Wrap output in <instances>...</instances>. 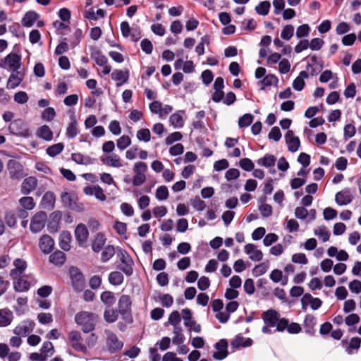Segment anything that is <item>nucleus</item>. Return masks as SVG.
Returning <instances> with one entry per match:
<instances>
[{
    "label": "nucleus",
    "instance_id": "1",
    "mask_svg": "<svg viewBox=\"0 0 361 361\" xmlns=\"http://www.w3.org/2000/svg\"><path fill=\"white\" fill-rule=\"evenodd\" d=\"M68 275L71 280V286L76 293L82 292L85 287V278L80 269L75 266L68 269Z\"/></svg>",
    "mask_w": 361,
    "mask_h": 361
},
{
    "label": "nucleus",
    "instance_id": "2",
    "mask_svg": "<svg viewBox=\"0 0 361 361\" xmlns=\"http://www.w3.org/2000/svg\"><path fill=\"white\" fill-rule=\"evenodd\" d=\"M132 301L128 295H122L118 302V311L121 318L128 324L133 322L131 310Z\"/></svg>",
    "mask_w": 361,
    "mask_h": 361
},
{
    "label": "nucleus",
    "instance_id": "3",
    "mask_svg": "<svg viewBox=\"0 0 361 361\" xmlns=\"http://www.w3.org/2000/svg\"><path fill=\"white\" fill-rule=\"evenodd\" d=\"M94 314L85 311L77 313L75 316V322L78 325L82 326L84 333H90L95 328L93 319Z\"/></svg>",
    "mask_w": 361,
    "mask_h": 361
},
{
    "label": "nucleus",
    "instance_id": "4",
    "mask_svg": "<svg viewBox=\"0 0 361 361\" xmlns=\"http://www.w3.org/2000/svg\"><path fill=\"white\" fill-rule=\"evenodd\" d=\"M262 319L265 325L262 327V331L264 334H271L273 333L271 327H274L277 324V321L280 317V314L274 309H269L262 313Z\"/></svg>",
    "mask_w": 361,
    "mask_h": 361
},
{
    "label": "nucleus",
    "instance_id": "5",
    "mask_svg": "<svg viewBox=\"0 0 361 361\" xmlns=\"http://www.w3.org/2000/svg\"><path fill=\"white\" fill-rule=\"evenodd\" d=\"M118 250L119 252L117 255L120 259L121 264L118 266V269L123 271L127 276H130L133 274V266L134 262L126 250Z\"/></svg>",
    "mask_w": 361,
    "mask_h": 361
},
{
    "label": "nucleus",
    "instance_id": "6",
    "mask_svg": "<svg viewBox=\"0 0 361 361\" xmlns=\"http://www.w3.org/2000/svg\"><path fill=\"white\" fill-rule=\"evenodd\" d=\"M134 176L133 178V184L134 186H140L146 180V172L147 171V165L142 161L135 163L133 166Z\"/></svg>",
    "mask_w": 361,
    "mask_h": 361
},
{
    "label": "nucleus",
    "instance_id": "7",
    "mask_svg": "<svg viewBox=\"0 0 361 361\" xmlns=\"http://www.w3.org/2000/svg\"><path fill=\"white\" fill-rule=\"evenodd\" d=\"M21 66V56L16 53H10L0 62V67L9 68L13 72H17Z\"/></svg>",
    "mask_w": 361,
    "mask_h": 361
},
{
    "label": "nucleus",
    "instance_id": "8",
    "mask_svg": "<svg viewBox=\"0 0 361 361\" xmlns=\"http://www.w3.org/2000/svg\"><path fill=\"white\" fill-rule=\"evenodd\" d=\"M8 130L13 135L27 137L30 136V130L27 123L21 119H16L12 121L8 127Z\"/></svg>",
    "mask_w": 361,
    "mask_h": 361
},
{
    "label": "nucleus",
    "instance_id": "9",
    "mask_svg": "<svg viewBox=\"0 0 361 361\" xmlns=\"http://www.w3.org/2000/svg\"><path fill=\"white\" fill-rule=\"evenodd\" d=\"M105 334L106 335V347L108 351L111 354L120 351L123 347V342L118 338L116 334L109 330H106Z\"/></svg>",
    "mask_w": 361,
    "mask_h": 361
},
{
    "label": "nucleus",
    "instance_id": "10",
    "mask_svg": "<svg viewBox=\"0 0 361 361\" xmlns=\"http://www.w3.org/2000/svg\"><path fill=\"white\" fill-rule=\"evenodd\" d=\"M47 221V215L44 212H37L30 221V230L33 233L41 231L45 226Z\"/></svg>",
    "mask_w": 361,
    "mask_h": 361
},
{
    "label": "nucleus",
    "instance_id": "11",
    "mask_svg": "<svg viewBox=\"0 0 361 361\" xmlns=\"http://www.w3.org/2000/svg\"><path fill=\"white\" fill-rule=\"evenodd\" d=\"M302 311H306L308 305L312 310H317L321 307L322 300L319 298H314L310 293H305L300 300Z\"/></svg>",
    "mask_w": 361,
    "mask_h": 361
},
{
    "label": "nucleus",
    "instance_id": "12",
    "mask_svg": "<svg viewBox=\"0 0 361 361\" xmlns=\"http://www.w3.org/2000/svg\"><path fill=\"white\" fill-rule=\"evenodd\" d=\"M99 159L103 164L109 167L119 169L124 166V162L121 157L115 153L102 155Z\"/></svg>",
    "mask_w": 361,
    "mask_h": 361
},
{
    "label": "nucleus",
    "instance_id": "13",
    "mask_svg": "<svg viewBox=\"0 0 361 361\" xmlns=\"http://www.w3.org/2000/svg\"><path fill=\"white\" fill-rule=\"evenodd\" d=\"M68 338L72 342L71 346L75 350L81 353L87 351V346L80 342L82 340L80 332L73 330L68 334Z\"/></svg>",
    "mask_w": 361,
    "mask_h": 361
},
{
    "label": "nucleus",
    "instance_id": "14",
    "mask_svg": "<svg viewBox=\"0 0 361 361\" xmlns=\"http://www.w3.org/2000/svg\"><path fill=\"white\" fill-rule=\"evenodd\" d=\"M341 346L345 349L348 355H353L359 350L361 346V338L355 336L348 341L346 339L341 341Z\"/></svg>",
    "mask_w": 361,
    "mask_h": 361
},
{
    "label": "nucleus",
    "instance_id": "15",
    "mask_svg": "<svg viewBox=\"0 0 361 361\" xmlns=\"http://www.w3.org/2000/svg\"><path fill=\"white\" fill-rule=\"evenodd\" d=\"M35 326V323L32 320H25L13 329V334L17 336H25L31 333Z\"/></svg>",
    "mask_w": 361,
    "mask_h": 361
},
{
    "label": "nucleus",
    "instance_id": "16",
    "mask_svg": "<svg viewBox=\"0 0 361 361\" xmlns=\"http://www.w3.org/2000/svg\"><path fill=\"white\" fill-rule=\"evenodd\" d=\"M8 169L9 171L10 177L12 179H19L23 176V166L16 160H9L8 162Z\"/></svg>",
    "mask_w": 361,
    "mask_h": 361
},
{
    "label": "nucleus",
    "instance_id": "17",
    "mask_svg": "<svg viewBox=\"0 0 361 361\" xmlns=\"http://www.w3.org/2000/svg\"><path fill=\"white\" fill-rule=\"evenodd\" d=\"M285 139L289 151L295 152L298 150L300 142L298 137L294 135L293 130H288L285 135Z\"/></svg>",
    "mask_w": 361,
    "mask_h": 361
},
{
    "label": "nucleus",
    "instance_id": "18",
    "mask_svg": "<svg viewBox=\"0 0 361 361\" xmlns=\"http://www.w3.org/2000/svg\"><path fill=\"white\" fill-rule=\"evenodd\" d=\"M89 235L88 230L83 224H78L75 229V236L78 242V245L82 247L87 241Z\"/></svg>",
    "mask_w": 361,
    "mask_h": 361
},
{
    "label": "nucleus",
    "instance_id": "19",
    "mask_svg": "<svg viewBox=\"0 0 361 361\" xmlns=\"http://www.w3.org/2000/svg\"><path fill=\"white\" fill-rule=\"evenodd\" d=\"M111 77L113 80L116 82V86L120 87L128 81L129 78V71L128 69H116L112 72Z\"/></svg>",
    "mask_w": 361,
    "mask_h": 361
},
{
    "label": "nucleus",
    "instance_id": "20",
    "mask_svg": "<svg viewBox=\"0 0 361 361\" xmlns=\"http://www.w3.org/2000/svg\"><path fill=\"white\" fill-rule=\"evenodd\" d=\"M62 214L59 211L52 212L48 221V229L51 233H56L59 230Z\"/></svg>",
    "mask_w": 361,
    "mask_h": 361
},
{
    "label": "nucleus",
    "instance_id": "21",
    "mask_svg": "<svg viewBox=\"0 0 361 361\" xmlns=\"http://www.w3.org/2000/svg\"><path fill=\"white\" fill-rule=\"evenodd\" d=\"M317 324L316 318L314 315L307 314L304 319L303 326L305 332L309 336H314L315 334L314 326Z\"/></svg>",
    "mask_w": 361,
    "mask_h": 361
},
{
    "label": "nucleus",
    "instance_id": "22",
    "mask_svg": "<svg viewBox=\"0 0 361 361\" xmlns=\"http://www.w3.org/2000/svg\"><path fill=\"white\" fill-rule=\"evenodd\" d=\"M253 341L250 338H244L240 334H238L231 341V345L233 349H238L240 347L247 348L252 345Z\"/></svg>",
    "mask_w": 361,
    "mask_h": 361
},
{
    "label": "nucleus",
    "instance_id": "23",
    "mask_svg": "<svg viewBox=\"0 0 361 361\" xmlns=\"http://www.w3.org/2000/svg\"><path fill=\"white\" fill-rule=\"evenodd\" d=\"M336 202L339 205H346L353 200V195L349 189H345L336 195Z\"/></svg>",
    "mask_w": 361,
    "mask_h": 361
},
{
    "label": "nucleus",
    "instance_id": "24",
    "mask_svg": "<svg viewBox=\"0 0 361 361\" xmlns=\"http://www.w3.org/2000/svg\"><path fill=\"white\" fill-rule=\"evenodd\" d=\"M37 185V180L32 176L25 178L21 185V192L24 195H28L35 190Z\"/></svg>",
    "mask_w": 361,
    "mask_h": 361
},
{
    "label": "nucleus",
    "instance_id": "25",
    "mask_svg": "<svg viewBox=\"0 0 361 361\" xmlns=\"http://www.w3.org/2000/svg\"><path fill=\"white\" fill-rule=\"evenodd\" d=\"M66 261V256L63 252L60 250L51 253L49 256V262L56 267H61Z\"/></svg>",
    "mask_w": 361,
    "mask_h": 361
},
{
    "label": "nucleus",
    "instance_id": "26",
    "mask_svg": "<svg viewBox=\"0 0 361 361\" xmlns=\"http://www.w3.org/2000/svg\"><path fill=\"white\" fill-rule=\"evenodd\" d=\"M13 319V312L9 309L0 310V327L8 326L11 324Z\"/></svg>",
    "mask_w": 361,
    "mask_h": 361
},
{
    "label": "nucleus",
    "instance_id": "27",
    "mask_svg": "<svg viewBox=\"0 0 361 361\" xmlns=\"http://www.w3.org/2000/svg\"><path fill=\"white\" fill-rule=\"evenodd\" d=\"M23 79V75L20 72H14L12 73L7 81L6 88L7 89H15L20 85V82Z\"/></svg>",
    "mask_w": 361,
    "mask_h": 361
},
{
    "label": "nucleus",
    "instance_id": "28",
    "mask_svg": "<svg viewBox=\"0 0 361 361\" xmlns=\"http://www.w3.org/2000/svg\"><path fill=\"white\" fill-rule=\"evenodd\" d=\"M78 121L75 116H71V122L66 128V135L69 139H73L78 135Z\"/></svg>",
    "mask_w": 361,
    "mask_h": 361
},
{
    "label": "nucleus",
    "instance_id": "29",
    "mask_svg": "<svg viewBox=\"0 0 361 361\" xmlns=\"http://www.w3.org/2000/svg\"><path fill=\"white\" fill-rule=\"evenodd\" d=\"M56 197L52 192H47L42 197L41 204L44 209H52L54 207Z\"/></svg>",
    "mask_w": 361,
    "mask_h": 361
},
{
    "label": "nucleus",
    "instance_id": "30",
    "mask_svg": "<svg viewBox=\"0 0 361 361\" xmlns=\"http://www.w3.org/2000/svg\"><path fill=\"white\" fill-rule=\"evenodd\" d=\"M36 135L37 137L46 141H51L53 139L54 136L52 130L47 125H44L39 127L37 130Z\"/></svg>",
    "mask_w": 361,
    "mask_h": 361
},
{
    "label": "nucleus",
    "instance_id": "31",
    "mask_svg": "<svg viewBox=\"0 0 361 361\" xmlns=\"http://www.w3.org/2000/svg\"><path fill=\"white\" fill-rule=\"evenodd\" d=\"M71 159L78 164L82 165H90L94 162V159L90 157L89 156L83 155L81 153H73Z\"/></svg>",
    "mask_w": 361,
    "mask_h": 361
},
{
    "label": "nucleus",
    "instance_id": "32",
    "mask_svg": "<svg viewBox=\"0 0 361 361\" xmlns=\"http://www.w3.org/2000/svg\"><path fill=\"white\" fill-rule=\"evenodd\" d=\"M39 15L35 11L27 12L22 18L21 23L24 27H30L38 19Z\"/></svg>",
    "mask_w": 361,
    "mask_h": 361
},
{
    "label": "nucleus",
    "instance_id": "33",
    "mask_svg": "<svg viewBox=\"0 0 361 361\" xmlns=\"http://www.w3.org/2000/svg\"><path fill=\"white\" fill-rule=\"evenodd\" d=\"M59 245L61 248H70L72 241V235L69 231H62L59 238Z\"/></svg>",
    "mask_w": 361,
    "mask_h": 361
},
{
    "label": "nucleus",
    "instance_id": "34",
    "mask_svg": "<svg viewBox=\"0 0 361 361\" xmlns=\"http://www.w3.org/2000/svg\"><path fill=\"white\" fill-rule=\"evenodd\" d=\"M309 76L307 72L302 71L299 73V75L293 80V87L296 91H301L305 86V78Z\"/></svg>",
    "mask_w": 361,
    "mask_h": 361
},
{
    "label": "nucleus",
    "instance_id": "35",
    "mask_svg": "<svg viewBox=\"0 0 361 361\" xmlns=\"http://www.w3.org/2000/svg\"><path fill=\"white\" fill-rule=\"evenodd\" d=\"M30 288V283L22 278H18L13 281V288L16 292H25Z\"/></svg>",
    "mask_w": 361,
    "mask_h": 361
},
{
    "label": "nucleus",
    "instance_id": "36",
    "mask_svg": "<svg viewBox=\"0 0 361 361\" xmlns=\"http://www.w3.org/2000/svg\"><path fill=\"white\" fill-rule=\"evenodd\" d=\"M327 254L331 257H336L338 261H346L348 254L345 250H327Z\"/></svg>",
    "mask_w": 361,
    "mask_h": 361
},
{
    "label": "nucleus",
    "instance_id": "37",
    "mask_svg": "<svg viewBox=\"0 0 361 361\" xmlns=\"http://www.w3.org/2000/svg\"><path fill=\"white\" fill-rule=\"evenodd\" d=\"M124 277L120 271H112L109 275V281L113 286H120L123 283Z\"/></svg>",
    "mask_w": 361,
    "mask_h": 361
},
{
    "label": "nucleus",
    "instance_id": "38",
    "mask_svg": "<svg viewBox=\"0 0 361 361\" xmlns=\"http://www.w3.org/2000/svg\"><path fill=\"white\" fill-rule=\"evenodd\" d=\"M13 265L15 266L16 269L11 270V276L20 275L27 267L26 262L20 259H15L13 262Z\"/></svg>",
    "mask_w": 361,
    "mask_h": 361
},
{
    "label": "nucleus",
    "instance_id": "39",
    "mask_svg": "<svg viewBox=\"0 0 361 361\" xmlns=\"http://www.w3.org/2000/svg\"><path fill=\"white\" fill-rule=\"evenodd\" d=\"M100 298L102 302L108 307H111L116 302L114 293L108 290L102 292Z\"/></svg>",
    "mask_w": 361,
    "mask_h": 361
},
{
    "label": "nucleus",
    "instance_id": "40",
    "mask_svg": "<svg viewBox=\"0 0 361 361\" xmlns=\"http://www.w3.org/2000/svg\"><path fill=\"white\" fill-rule=\"evenodd\" d=\"M169 122L175 128H180L184 126V120L179 112L171 115Z\"/></svg>",
    "mask_w": 361,
    "mask_h": 361
},
{
    "label": "nucleus",
    "instance_id": "41",
    "mask_svg": "<svg viewBox=\"0 0 361 361\" xmlns=\"http://www.w3.org/2000/svg\"><path fill=\"white\" fill-rule=\"evenodd\" d=\"M20 205L26 210H32L35 208L36 204L34 199L30 196H25L19 200Z\"/></svg>",
    "mask_w": 361,
    "mask_h": 361
},
{
    "label": "nucleus",
    "instance_id": "42",
    "mask_svg": "<svg viewBox=\"0 0 361 361\" xmlns=\"http://www.w3.org/2000/svg\"><path fill=\"white\" fill-rule=\"evenodd\" d=\"M61 199L63 204L69 208H73L75 204L74 200V195L68 192L63 191L61 194Z\"/></svg>",
    "mask_w": 361,
    "mask_h": 361
},
{
    "label": "nucleus",
    "instance_id": "43",
    "mask_svg": "<svg viewBox=\"0 0 361 361\" xmlns=\"http://www.w3.org/2000/svg\"><path fill=\"white\" fill-rule=\"evenodd\" d=\"M276 157L272 154H266L262 158L257 160V164L267 168L271 167L275 164Z\"/></svg>",
    "mask_w": 361,
    "mask_h": 361
},
{
    "label": "nucleus",
    "instance_id": "44",
    "mask_svg": "<svg viewBox=\"0 0 361 361\" xmlns=\"http://www.w3.org/2000/svg\"><path fill=\"white\" fill-rule=\"evenodd\" d=\"M39 246L40 248H54V240L49 235H43L39 240Z\"/></svg>",
    "mask_w": 361,
    "mask_h": 361
},
{
    "label": "nucleus",
    "instance_id": "45",
    "mask_svg": "<svg viewBox=\"0 0 361 361\" xmlns=\"http://www.w3.org/2000/svg\"><path fill=\"white\" fill-rule=\"evenodd\" d=\"M118 311L114 309H106L104 312V318L108 323L115 322L118 317Z\"/></svg>",
    "mask_w": 361,
    "mask_h": 361
},
{
    "label": "nucleus",
    "instance_id": "46",
    "mask_svg": "<svg viewBox=\"0 0 361 361\" xmlns=\"http://www.w3.org/2000/svg\"><path fill=\"white\" fill-rule=\"evenodd\" d=\"M63 144L61 142H59L51 146H49L47 149V154L51 157H54L56 155L59 154L63 150Z\"/></svg>",
    "mask_w": 361,
    "mask_h": 361
},
{
    "label": "nucleus",
    "instance_id": "47",
    "mask_svg": "<svg viewBox=\"0 0 361 361\" xmlns=\"http://www.w3.org/2000/svg\"><path fill=\"white\" fill-rule=\"evenodd\" d=\"M131 145V139L128 135H123L116 140V146L118 149L123 151Z\"/></svg>",
    "mask_w": 361,
    "mask_h": 361
},
{
    "label": "nucleus",
    "instance_id": "48",
    "mask_svg": "<svg viewBox=\"0 0 361 361\" xmlns=\"http://www.w3.org/2000/svg\"><path fill=\"white\" fill-rule=\"evenodd\" d=\"M314 234L323 242L329 240L330 237V233L327 228L322 226H319L314 230Z\"/></svg>",
    "mask_w": 361,
    "mask_h": 361
},
{
    "label": "nucleus",
    "instance_id": "49",
    "mask_svg": "<svg viewBox=\"0 0 361 361\" xmlns=\"http://www.w3.org/2000/svg\"><path fill=\"white\" fill-rule=\"evenodd\" d=\"M271 7L270 2L268 1H264L260 2L256 7L255 11L257 13L261 16H267Z\"/></svg>",
    "mask_w": 361,
    "mask_h": 361
},
{
    "label": "nucleus",
    "instance_id": "50",
    "mask_svg": "<svg viewBox=\"0 0 361 361\" xmlns=\"http://www.w3.org/2000/svg\"><path fill=\"white\" fill-rule=\"evenodd\" d=\"M183 319L184 320V325L186 327L192 328V324H195V322L192 320V312L188 308H185L182 310Z\"/></svg>",
    "mask_w": 361,
    "mask_h": 361
},
{
    "label": "nucleus",
    "instance_id": "51",
    "mask_svg": "<svg viewBox=\"0 0 361 361\" xmlns=\"http://www.w3.org/2000/svg\"><path fill=\"white\" fill-rule=\"evenodd\" d=\"M136 137L139 141L147 142L151 140V133L148 128H142L137 130Z\"/></svg>",
    "mask_w": 361,
    "mask_h": 361
},
{
    "label": "nucleus",
    "instance_id": "52",
    "mask_svg": "<svg viewBox=\"0 0 361 361\" xmlns=\"http://www.w3.org/2000/svg\"><path fill=\"white\" fill-rule=\"evenodd\" d=\"M245 252L249 256V258L254 262H259L263 257L261 250H245Z\"/></svg>",
    "mask_w": 361,
    "mask_h": 361
},
{
    "label": "nucleus",
    "instance_id": "53",
    "mask_svg": "<svg viewBox=\"0 0 361 361\" xmlns=\"http://www.w3.org/2000/svg\"><path fill=\"white\" fill-rule=\"evenodd\" d=\"M155 196L159 200H166L169 197V190L167 187L165 185L158 187L156 190Z\"/></svg>",
    "mask_w": 361,
    "mask_h": 361
},
{
    "label": "nucleus",
    "instance_id": "54",
    "mask_svg": "<svg viewBox=\"0 0 361 361\" xmlns=\"http://www.w3.org/2000/svg\"><path fill=\"white\" fill-rule=\"evenodd\" d=\"M253 121V116L250 114H245L238 120V126L240 128H246L249 126Z\"/></svg>",
    "mask_w": 361,
    "mask_h": 361
},
{
    "label": "nucleus",
    "instance_id": "55",
    "mask_svg": "<svg viewBox=\"0 0 361 361\" xmlns=\"http://www.w3.org/2000/svg\"><path fill=\"white\" fill-rule=\"evenodd\" d=\"M14 101L19 104H24L27 102L29 97L24 91H18L13 95Z\"/></svg>",
    "mask_w": 361,
    "mask_h": 361
},
{
    "label": "nucleus",
    "instance_id": "56",
    "mask_svg": "<svg viewBox=\"0 0 361 361\" xmlns=\"http://www.w3.org/2000/svg\"><path fill=\"white\" fill-rule=\"evenodd\" d=\"M209 44V38L205 35L201 38L200 43L195 47V51L198 56H202L204 53V44Z\"/></svg>",
    "mask_w": 361,
    "mask_h": 361
},
{
    "label": "nucleus",
    "instance_id": "57",
    "mask_svg": "<svg viewBox=\"0 0 361 361\" xmlns=\"http://www.w3.org/2000/svg\"><path fill=\"white\" fill-rule=\"evenodd\" d=\"M294 34V27L292 25H286L281 33V37L285 40H289Z\"/></svg>",
    "mask_w": 361,
    "mask_h": 361
},
{
    "label": "nucleus",
    "instance_id": "58",
    "mask_svg": "<svg viewBox=\"0 0 361 361\" xmlns=\"http://www.w3.org/2000/svg\"><path fill=\"white\" fill-rule=\"evenodd\" d=\"M56 116V112L54 108H46L42 113V118L46 121H52Z\"/></svg>",
    "mask_w": 361,
    "mask_h": 361
},
{
    "label": "nucleus",
    "instance_id": "59",
    "mask_svg": "<svg viewBox=\"0 0 361 361\" xmlns=\"http://www.w3.org/2000/svg\"><path fill=\"white\" fill-rule=\"evenodd\" d=\"M106 243V238L102 233H97L94 238L92 248H102Z\"/></svg>",
    "mask_w": 361,
    "mask_h": 361
},
{
    "label": "nucleus",
    "instance_id": "60",
    "mask_svg": "<svg viewBox=\"0 0 361 361\" xmlns=\"http://www.w3.org/2000/svg\"><path fill=\"white\" fill-rule=\"evenodd\" d=\"M239 166L243 170L247 171H252L254 169V166H255L252 160L248 158H243V159H240L239 161Z\"/></svg>",
    "mask_w": 361,
    "mask_h": 361
},
{
    "label": "nucleus",
    "instance_id": "61",
    "mask_svg": "<svg viewBox=\"0 0 361 361\" xmlns=\"http://www.w3.org/2000/svg\"><path fill=\"white\" fill-rule=\"evenodd\" d=\"M160 300L161 305L166 308L171 307L173 303V298L169 293L161 295Z\"/></svg>",
    "mask_w": 361,
    "mask_h": 361
},
{
    "label": "nucleus",
    "instance_id": "62",
    "mask_svg": "<svg viewBox=\"0 0 361 361\" xmlns=\"http://www.w3.org/2000/svg\"><path fill=\"white\" fill-rule=\"evenodd\" d=\"M92 57L94 59L96 63L99 66H104L106 63H107L106 57L102 54L99 51H97L92 54Z\"/></svg>",
    "mask_w": 361,
    "mask_h": 361
},
{
    "label": "nucleus",
    "instance_id": "63",
    "mask_svg": "<svg viewBox=\"0 0 361 361\" xmlns=\"http://www.w3.org/2000/svg\"><path fill=\"white\" fill-rule=\"evenodd\" d=\"M37 319L42 324H48L53 321V317L50 313L41 312L38 314Z\"/></svg>",
    "mask_w": 361,
    "mask_h": 361
},
{
    "label": "nucleus",
    "instance_id": "64",
    "mask_svg": "<svg viewBox=\"0 0 361 361\" xmlns=\"http://www.w3.org/2000/svg\"><path fill=\"white\" fill-rule=\"evenodd\" d=\"M290 63L286 59H283L279 61V71L281 74H286L290 71Z\"/></svg>",
    "mask_w": 361,
    "mask_h": 361
}]
</instances>
